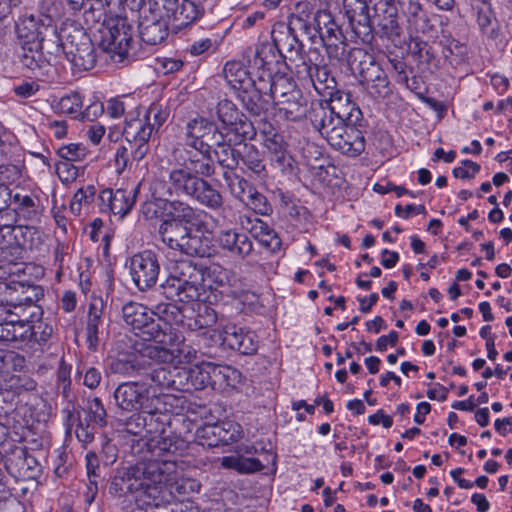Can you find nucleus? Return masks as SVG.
Instances as JSON below:
<instances>
[{"label": "nucleus", "mask_w": 512, "mask_h": 512, "mask_svg": "<svg viewBox=\"0 0 512 512\" xmlns=\"http://www.w3.org/2000/svg\"><path fill=\"white\" fill-rule=\"evenodd\" d=\"M168 469L157 460L141 461L135 465L115 469L109 480L108 493L118 499L133 496L136 506L142 502L150 508L162 483L167 480Z\"/></svg>", "instance_id": "f257e3e1"}, {"label": "nucleus", "mask_w": 512, "mask_h": 512, "mask_svg": "<svg viewBox=\"0 0 512 512\" xmlns=\"http://www.w3.org/2000/svg\"><path fill=\"white\" fill-rule=\"evenodd\" d=\"M165 173L163 181L155 183L154 193L189 197L212 210L222 207L221 193L208 181L193 174L187 166L173 167Z\"/></svg>", "instance_id": "f03ea898"}, {"label": "nucleus", "mask_w": 512, "mask_h": 512, "mask_svg": "<svg viewBox=\"0 0 512 512\" xmlns=\"http://www.w3.org/2000/svg\"><path fill=\"white\" fill-rule=\"evenodd\" d=\"M173 415L167 410L162 411L152 402L145 409L146 436L155 443L153 454L168 470L177 467L178 459L186 448L183 439L171 431Z\"/></svg>", "instance_id": "7ed1b4c3"}, {"label": "nucleus", "mask_w": 512, "mask_h": 512, "mask_svg": "<svg viewBox=\"0 0 512 512\" xmlns=\"http://www.w3.org/2000/svg\"><path fill=\"white\" fill-rule=\"evenodd\" d=\"M203 268L190 260L175 263L169 276L160 285V293L171 301L188 303L200 300Z\"/></svg>", "instance_id": "20e7f679"}, {"label": "nucleus", "mask_w": 512, "mask_h": 512, "mask_svg": "<svg viewBox=\"0 0 512 512\" xmlns=\"http://www.w3.org/2000/svg\"><path fill=\"white\" fill-rule=\"evenodd\" d=\"M99 46L117 63L134 56L133 27L127 17L115 16L105 20L98 30Z\"/></svg>", "instance_id": "39448f33"}, {"label": "nucleus", "mask_w": 512, "mask_h": 512, "mask_svg": "<svg viewBox=\"0 0 512 512\" xmlns=\"http://www.w3.org/2000/svg\"><path fill=\"white\" fill-rule=\"evenodd\" d=\"M348 63L351 70L359 75L360 84L371 98L384 99L392 93L386 72L371 54L361 48H353Z\"/></svg>", "instance_id": "423d86ee"}, {"label": "nucleus", "mask_w": 512, "mask_h": 512, "mask_svg": "<svg viewBox=\"0 0 512 512\" xmlns=\"http://www.w3.org/2000/svg\"><path fill=\"white\" fill-rule=\"evenodd\" d=\"M61 36L64 37V55L74 69L87 71L95 66V48L82 27L74 22H65Z\"/></svg>", "instance_id": "0eeeda50"}, {"label": "nucleus", "mask_w": 512, "mask_h": 512, "mask_svg": "<svg viewBox=\"0 0 512 512\" xmlns=\"http://www.w3.org/2000/svg\"><path fill=\"white\" fill-rule=\"evenodd\" d=\"M122 317L124 322L131 327L134 333L145 341L164 342V326L161 321L155 320L152 310L146 306L129 302L122 308Z\"/></svg>", "instance_id": "6e6552de"}, {"label": "nucleus", "mask_w": 512, "mask_h": 512, "mask_svg": "<svg viewBox=\"0 0 512 512\" xmlns=\"http://www.w3.org/2000/svg\"><path fill=\"white\" fill-rule=\"evenodd\" d=\"M168 117L169 111L166 108L153 103L142 118L125 121L123 136L131 144L133 142H149L153 133L159 131Z\"/></svg>", "instance_id": "1a4fd4ad"}, {"label": "nucleus", "mask_w": 512, "mask_h": 512, "mask_svg": "<svg viewBox=\"0 0 512 512\" xmlns=\"http://www.w3.org/2000/svg\"><path fill=\"white\" fill-rule=\"evenodd\" d=\"M106 425L107 412L100 398H88L85 406H79L75 434L81 443H91L98 429Z\"/></svg>", "instance_id": "9d476101"}, {"label": "nucleus", "mask_w": 512, "mask_h": 512, "mask_svg": "<svg viewBox=\"0 0 512 512\" xmlns=\"http://www.w3.org/2000/svg\"><path fill=\"white\" fill-rule=\"evenodd\" d=\"M185 130V145L199 153L211 152L212 147L221 143L224 136L214 122L203 117L188 121Z\"/></svg>", "instance_id": "9b49d317"}, {"label": "nucleus", "mask_w": 512, "mask_h": 512, "mask_svg": "<svg viewBox=\"0 0 512 512\" xmlns=\"http://www.w3.org/2000/svg\"><path fill=\"white\" fill-rule=\"evenodd\" d=\"M129 271L138 290H150L156 285L160 273L157 254L152 250H144L134 254L129 260Z\"/></svg>", "instance_id": "f8f14e48"}, {"label": "nucleus", "mask_w": 512, "mask_h": 512, "mask_svg": "<svg viewBox=\"0 0 512 512\" xmlns=\"http://www.w3.org/2000/svg\"><path fill=\"white\" fill-rule=\"evenodd\" d=\"M149 383L147 381H129L118 385L113 393L116 405L128 412L148 409L152 402L159 403V399L153 395L150 397Z\"/></svg>", "instance_id": "ddd939ff"}, {"label": "nucleus", "mask_w": 512, "mask_h": 512, "mask_svg": "<svg viewBox=\"0 0 512 512\" xmlns=\"http://www.w3.org/2000/svg\"><path fill=\"white\" fill-rule=\"evenodd\" d=\"M217 116L223 129L227 131L225 134L235 135V143L252 139L256 135L252 122L230 100L225 99L218 103Z\"/></svg>", "instance_id": "4468645a"}, {"label": "nucleus", "mask_w": 512, "mask_h": 512, "mask_svg": "<svg viewBox=\"0 0 512 512\" xmlns=\"http://www.w3.org/2000/svg\"><path fill=\"white\" fill-rule=\"evenodd\" d=\"M176 467H170L167 472V480L161 485V489L158 490L154 500L150 502V508L156 512H198V507L194 502L186 500L179 501L175 496V491L179 494H183L185 487L183 484L178 482H171L169 477L170 473L174 471Z\"/></svg>", "instance_id": "2eb2a0df"}, {"label": "nucleus", "mask_w": 512, "mask_h": 512, "mask_svg": "<svg viewBox=\"0 0 512 512\" xmlns=\"http://www.w3.org/2000/svg\"><path fill=\"white\" fill-rule=\"evenodd\" d=\"M139 188L140 184L116 190L103 189L98 196L100 210L123 218L134 207Z\"/></svg>", "instance_id": "dca6fc26"}, {"label": "nucleus", "mask_w": 512, "mask_h": 512, "mask_svg": "<svg viewBox=\"0 0 512 512\" xmlns=\"http://www.w3.org/2000/svg\"><path fill=\"white\" fill-rule=\"evenodd\" d=\"M294 72L300 80L310 83L319 95L326 96L336 87L335 78L328 67L317 63V59L314 61L308 57L299 62L295 65Z\"/></svg>", "instance_id": "f3484780"}, {"label": "nucleus", "mask_w": 512, "mask_h": 512, "mask_svg": "<svg viewBox=\"0 0 512 512\" xmlns=\"http://www.w3.org/2000/svg\"><path fill=\"white\" fill-rule=\"evenodd\" d=\"M299 33H302V31L284 23H277L271 31V39L275 42L280 52L286 51L288 54L286 58L291 63L292 67L290 69L293 71L295 70V65L308 58L304 53V45L299 38Z\"/></svg>", "instance_id": "a211bd4d"}, {"label": "nucleus", "mask_w": 512, "mask_h": 512, "mask_svg": "<svg viewBox=\"0 0 512 512\" xmlns=\"http://www.w3.org/2000/svg\"><path fill=\"white\" fill-rule=\"evenodd\" d=\"M308 119L313 128L327 140V142L340 143L337 138L338 132H341L342 126L346 124L337 115H335L328 106L322 102L312 103L308 112Z\"/></svg>", "instance_id": "6ab92c4d"}, {"label": "nucleus", "mask_w": 512, "mask_h": 512, "mask_svg": "<svg viewBox=\"0 0 512 512\" xmlns=\"http://www.w3.org/2000/svg\"><path fill=\"white\" fill-rule=\"evenodd\" d=\"M267 87V81L262 72L257 75L255 82L249 88L238 92L236 97L251 115L262 116L273 106Z\"/></svg>", "instance_id": "aec40b11"}, {"label": "nucleus", "mask_w": 512, "mask_h": 512, "mask_svg": "<svg viewBox=\"0 0 512 512\" xmlns=\"http://www.w3.org/2000/svg\"><path fill=\"white\" fill-rule=\"evenodd\" d=\"M213 336H217L221 344L242 355H253L258 350V339L255 332L236 325H226L222 332L213 329Z\"/></svg>", "instance_id": "412c9836"}, {"label": "nucleus", "mask_w": 512, "mask_h": 512, "mask_svg": "<svg viewBox=\"0 0 512 512\" xmlns=\"http://www.w3.org/2000/svg\"><path fill=\"white\" fill-rule=\"evenodd\" d=\"M138 28L141 40L149 45H158L168 36L167 22L151 7L141 10Z\"/></svg>", "instance_id": "4be33fe9"}, {"label": "nucleus", "mask_w": 512, "mask_h": 512, "mask_svg": "<svg viewBox=\"0 0 512 512\" xmlns=\"http://www.w3.org/2000/svg\"><path fill=\"white\" fill-rule=\"evenodd\" d=\"M0 295L5 302L13 304V309L22 305H32L43 297L44 291L39 285L25 284L23 282H1Z\"/></svg>", "instance_id": "5701e85b"}, {"label": "nucleus", "mask_w": 512, "mask_h": 512, "mask_svg": "<svg viewBox=\"0 0 512 512\" xmlns=\"http://www.w3.org/2000/svg\"><path fill=\"white\" fill-rule=\"evenodd\" d=\"M20 51L18 56L21 63L30 69L34 77L41 81L50 80L55 73V68L51 63V59H46L41 47L32 45H19Z\"/></svg>", "instance_id": "b1692460"}, {"label": "nucleus", "mask_w": 512, "mask_h": 512, "mask_svg": "<svg viewBox=\"0 0 512 512\" xmlns=\"http://www.w3.org/2000/svg\"><path fill=\"white\" fill-rule=\"evenodd\" d=\"M329 101L323 103L348 125H358L362 119L360 108L352 101V96L348 92L333 91L328 94Z\"/></svg>", "instance_id": "393cba45"}, {"label": "nucleus", "mask_w": 512, "mask_h": 512, "mask_svg": "<svg viewBox=\"0 0 512 512\" xmlns=\"http://www.w3.org/2000/svg\"><path fill=\"white\" fill-rule=\"evenodd\" d=\"M163 219L199 228L202 224V211L180 200H164Z\"/></svg>", "instance_id": "a878e982"}, {"label": "nucleus", "mask_w": 512, "mask_h": 512, "mask_svg": "<svg viewBox=\"0 0 512 512\" xmlns=\"http://www.w3.org/2000/svg\"><path fill=\"white\" fill-rule=\"evenodd\" d=\"M216 242L221 249L241 259L249 256L253 251L251 239L246 234L235 229L219 231Z\"/></svg>", "instance_id": "bb28decb"}, {"label": "nucleus", "mask_w": 512, "mask_h": 512, "mask_svg": "<svg viewBox=\"0 0 512 512\" xmlns=\"http://www.w3.org/2000/svg\"><path fill=\"white\" fill-rule=\"evenodd\" d=\"M320 16V11H318L312 17V7L309 2H298L295 5L294 12L289 16L288 24L302 31V34L307 35L312 43H316L319 30L312 25L311 19H313L314 22H318ZM317 25L319 26V23H317Z\"/></svg>", "instance_id": "cd10ccee"}, {"label": "nucleus", "mask_w": 512, "mask_h": 512, "mask_svg": "<svg viewBox=\"0 0 512 512\" xmlns=\"http://www.w3.org/2000/svg\"><path fill=\"white\" fill-rule=\"evenodd\" d=\"M44 26L34 15H24L19 17L15 23V32L18 45H32L41 47L43 44Z\"/></svg>", "instance_id": "c85d7f7f"}, {"label": "nucleus", "mask_w": 512, "mask_h": 512, "mask_svg": "<svg viewBox=\"0 0 512 512\" xmlns=\"http://www.w3.org/2000/svg\"><path fill=\"white\" fill-rule=\"evenodd\" d=\"M342 131L336 133L340 143L329 142V145L335 150L348 156L356 157L365 149V139L361 132L356 129V125L344 124Z\"/></svg>", "instance_id": "c756f323"}, {"label": "nucleus", "mask_w": 512, "mask_h": 512, "mask_svg": "<svg viewBox=\"0 0 512 512\" xmlns=\"http://www.w3.org/2000/svg\"><path fill=\"white\" fill-rule=\"evenodd\" d=\"M9 470L23 478H35L40 472V465L36 458L24 448L16 447L6 459Z\"/></svg>", "instance_id": "7c9ffc66"}, {"label": "nucleus", "mask_w": 512, "mask_h": 512, "mask_svg": "<svg viewBox=\"0 0 512 512\" xmlns=\"http://www.w3.org/2000/svg\"><path fill=\"white\" fill-rule=\"evenodd\" d=\"M211 388L217 391H226L237 388L243 380L242 373L229 365H219L211 362Z\"/></svg>", "instance_id": "2f4dec72"}, {"label": "nucleus", "mask_w": 512, "mask_h": 512, "mask_svg": "<svg viewBox=\"0 0 512 512\" xmlns=\"http://www.w3.org/2000/svg\"><path fill=\"white\" fill-rule=\"evenodd\" d=\"M300 154L304 164L316 177L324 179L323 174H328L327 169L329 167L334 168L324 156L321 147L313 142L303 143L300 147Z\"/></svg>", "instance_id": "473e14b6"}, {"label": "nucleus", "mask_w": 512, "mask_h": 512, "mask_svg": "<svg viewBox=\"0 0 512 512\" xmlns=\"http://www.w3.org/2000/svg\"><path fill=\"white\" fill-rule=\"evenodd\" d=\"M307 99L300 90L290 93L286 98L281 99L274 105L279 114L286 120L299 121L303 117H308Z\"/></svg>", "instance_id": "72a5a7b5"}, {"label": "nucleus", "mask_w": 512, "mask_h": 512, "mask_svg": "<svg viewBox=\"0 0 512 512\" xmlns=\"http://www.w3.org/2000/svg\"><path fill=\"white\" fill-rule=\"evenodd\" d=\"M220 142L212 147L211 152H213L219 166L225 171L231 172L238 167L239 149H235L234 146L241 145L243 141L235 143V135L232 137L224 134L223 140Z\"/></svg>", "instance_id": "f704fd0d"}, {"label": "nucleus", "mask_w": 512, "mask_h": 512, "mask_svg": "<svg viewBox=\"0 0 512 512\" xmlns=\"http://www.w3.org/2000/svg\"><path fill=\"white\" fill-rule=\"evenodd\" d=\"M285 59L286 55L280 52L272 40L271 42H262L256 46L252 63L259 70L258 74H260L263 71L271 72L273 64H279Z\"/></svg>", "instance_id": "c9c22d12"}, {"label": "nucleus", "mask_w": 512, "mask_h": 512, "mask_svg": "<svg viewBox=\"0 0 512 512\" xmlns=\"http://www.w3.org/2000/svg\"><path fill=\"white\" fill-rule=\"evenodd\" d=\"M192 227L168 220H162L158 233L162 242L170 249L179 251L183 248L186 237Z\"/></svg>", "instance_id": "e433bc0d"}, {"label": "nucleus", "mask_w": 512, "mask_h": 512, "mask_svg": "<svg viewBox=\"0 0 512 512\" xmlns=\"http://www.w3.org/2000/svg\"><path fill=\"white\" fill-rule=\"evenodd\" d=\"M224 77L229 86L236 92H242L249 88L256 78L250 75L246 67L238 61H229L225 64L223 69Z\"/></svg>", "instance_id": "4c0bfd02"}, {"label": "nucleus", "mask_w": 512, "mask_h": 512, "mask_svg": "<svg viewBox=\"0 0 512 512\" xmlns=\"http://www.w3.org/2000/svg\"><path fill=\"white\" fill-rule=\"evenodd\" d=\"M204 15V8L191 0H179L167 18L172 19L177 27H186Z\"/></svg>", "instance_id": "58836bf2"}, {"label": "nucleus", "mask_w": 512, "mask_h": 512, "mask_svg": "<svg viewBox=\"0 0 512 512\" xmlns=\"http://www.w3.org/2000/svg\"><path fill=\"white\" fill-rule=\"evenodd\" d=\"M263 75L265 81H267L268 95L272 100L273 106L276 102L286 98L290 93L292 94V92L298 90L292 79L286 75L272 74V72L268 71H263Z\"/></svg>", "instance_id": "ea45409f"}, {"label": "nucleus", "mask_w": 512, "mask_h": 512, "mask_svg": "<svg viewBox=\"0 0 512 512\" xmlns=\"http://www.w3.org/2000/svg\"><path fill=\"white\" fill-rule=\"evenodd\" d=\"M175 302H159L152 309L155 320L161 321V326L165 327L164 333H168L172 324L182 326L185 324L184 310Z\"/></svg>", "instance_id": "a19ab883"}, {"label": "nucleus", "mask_w": 512, "mask_h": 512, "mask_svg": "<svg viewBox=\"0 0 512 512\" xmlns=\"http://www.w3.org/2000/svg\"><path fill=\"white\" fill-rule=\"evenodd\" d=\"M165 340L164 342H156L149 343L145 345L141 350L140 354L137 357H141L143 361L145 358H148L155 362L167 363L173 360L174 353L171 351V346H173L175 338L171 333H164Z\"/></svg>", "instance_id": "79ce46f5"}, {"label": "nucleus", "mask_w": 512, "mask_h": 512, "mask_svg": "<svg viewBox=\"0 0 512 512\" xmlns=\"http://www.w3.org/2000/svg\"><path fill=\"white\" fill-rule=\"evenodd\" d=\"M103 309L104 303L101 299L94 300L89 305L86 336L90 350H96L99 344L100 326L103 322Z\"/></svg>", "instance_id": "37998d69"}, {"label": "nucleus", "mask_w": 512, "mask_h": 512, "mask_svg": "<svg viewBox=\"0 0 512 512\" xmlns=\"http://www.w3.org/2000/svg\"><path fill=\"white\" fill-rule=\"evenodd\" d=\"M403 11L407 20L416 32L428 34L433 30L426 11L418 0H408L403 6Z\"/></svg>", "instance_id": "c03bdc74"}, {"label": "nucleus", "mask_w": 512, "mask_h": 512, "mask_svg": "<svg viewBox=\"0 0 512 512\" xmlns=\"http://www.w3.org/2000/svg\"><path fill=\"white\" fill-rule=\"evenodd\" d=\"M221 466L226 469L235 470L240 474H251L259 472L264 468L259 459L236 453L222 457Z\"/></svg>", "instance_id": "a18cd8bd"}, {"label": "nucleus", "mask_w": 512, "mask_h": 512, "mask_svg": "<svg viewBox=\"0 0 512 512\" xmlns=\"http://www.w3.org/2000/svg\"><path fill=\"white\" fill-rule=\"evenodd\" d=\"M239 161H241L248 170L257 176H261L266 172L264 156L253 144L244 143L242 145L238 153V162Z\"/></svg>", "instance_id": "49530a36"}, {"label": "nucleus", "mask_w": 512, "mask_h": 512, "mask_svg": "<svg viewBox=\"0 0 512 512\" xmlns=\"http://www.w3.org/2000/svg\"><path fill=\"white\" fill-rule=\"evenodd\" d=\"M180 252L189 256L209 257L212 254L210 239L203 234H193L190 230Z\"/></svg>", "instance_id": "de8ad7c7"}, {"label": "nucleus", "mask_w": 512, "mask_h": 512, "mask_svg": "<svg viewBox=\"0 0 512 512\" xmlns=\"http://www.w3.org/2000/svg\"><path fill=\"white\" fill-rule=\"evenodd\" d=\"M217 320L218 316L216 311L209 306L203 305L199 308L194 318L185 319L183 326H186L191 331H203L202 334H206L216 325Z\"/></svg>", "instance_id": "09e8293b"}, {"label": "nucleus", "mask_w": 512, "mask_h": 512, "mask_svg": "<svg viewBox=\"0 0 512 512\" xmlns=\"http://www.w3.org/2000/svg\"><path fill=\"white\" fill-rule=\"evenodd\" d=\"M172 367L173 366H158V367H147L143 372V381L149 383V390L152 387H158L160 389H172Z\"/></svg>", "instance_id": "8fccbe9b"}, {"label": "nucleus", "mask_w": 512, "mask_h": 512, "mask_svg": "<svg viewBox=\"0 0 512 512\" xmlns=\"http://www.w3.org/2000/svg\"><path fill=\"white\" fill-rule=\"evenodd\" d=\"M317 39L325 46L327 55L330 59H334L337 61H342L347 58L349 59V53L353 50L351 49L349 52L347 51V44L345 42V37L340 34V36H324L323 33L319 31L317 34Z\"/></svg>", "instance_id": "3c124183"}, {"label": "nucleus", "mask_w": 512, "mask_h": 512, "mask_svg": "<svg viewBox=\"0 0 512 512\" xmlns=\"http://www.w3.org/2000/svg\"><path fill=\"white\" fill-rule=\"evenodd\" d=\"M13 304L5 302L4 296L0 295V322H7L12 324L15 328H23V338L26 340L31 335V325L27 318H21V316L12 310Z\"/></svg>", "instance_id": "603ef678"}, {"label": "nucleus", "mask_w": 512, "mask_h": 512, "mask_svg": "<svg viewBox=\"0 0 512 512\" xmlns=\"http://www.w3.org/2000/svg\"><path fill=\"white\" fill-rule=\"evenodd\" d=\"M211 362L189 367V393L211 387Z\"/></svg>", "instance_id": "864d4df0"}, {"label": "nucleus", "mask_w": 512, "mask_h": 512, "mask_svg": "<svg viewBox=\"0 0 512 512\" xmlns=\"http://www.w3.org/2000/svg\"><path fill=\"white\" fill-rule=\"evenodd\" d=\"M185 166H187L193 174L203 179L204 177H210L215 173L211 152H198V154L190 155L185 162Z\"/></svg>", "instance_id": "5fc2aeb1"}, {"label": "nucleus", "mask_w": 512, "mask_h": 512, "mask_svg": "<svg viewBox=\"0 0 512 512\" xmlns=\"http://www.w3.org/2000/svg\"><path fill=\"white\" fill-rule=\"evenodd\" d=\"M347 17L355 37L360 39L362 43H371L374 39V34L370 16L350 13Z\"/></svg>", "instance_id": "6e6d98bb"}, {"label": "nucleus", "mask_w": 512, "mask_h": 512, "mask_svg": "<svg viewBox=\"0 0 512 512\" xmlns=\"http://www.w3.org/2000/svg\"><path fill=\"white\" fill-rule=\"evenodd\" d=\"M112 369L116 373H122L128 376L135 374L143 376V372L146 370V361H143L141 357H137V355L127 356L113 361Z\"/></svg>", "instance_id": "4d7b16f0"}, {"label": "nucleus", "mask_w": 512, "mask_h": 512, "mask_svg": "<svg viewBox=\"0 0 512 512\" xmlns=\"http://www.w3.org/2000/svg\"><path fill=\"white\" fill-rule=\"evenodd\" d=\"M53 33L49 34L45 29L43 31V44L41 46V51L49 55L48 59L52 60L53 58H56L61 53L64 54V37L61 36L62 34V27L60 30L57 29V27L53 28Z\"/></svg>", "instance_id": "13d9d810"}, {"label": "nucleus", "mask_w": 512, "mask_h": 512, "mask_svg": "<svg viewBox=\"0 0 512 512\" xmlns=\"http://www.w3.org/2000/svg\"><path fill=\"white\" fill-rule=\"evenodd\" d=\"M223 178L227 183L231 194L242 202L246 200L249 190L254 189V187L245 178L232 173V171H224Z\"/></svg>", "instance_id": "bf43d9fd"}, {"label": "nucleus", "mask_w": 512, "mask_h": 512, "mask_svg": "<svg viewBox=\"0 0 512 512\" xmlns=\"http://www.w3.org/2000/svg\"><path fill=\"white\" fill-rule=\"evenodd\" d=\"M39 9L41 25L52 34L53 28L57 27L55 21L60 16L59 3L56 0H41Z\"/></svg>", "instance_id": "052dcab7"}, {"label": "nucleus", "mask_w": 512, "mask_h": 512, "mask_svg": "<svg viewBox=\"0 0 512 512\" xmlns=\"http://www.w3.org/2000/svg\"><path fill=\"white\" fill-rule=\"evenodd\" d=\"M86 469H87V477L89 480V492L94 496L98 491V483L102 479V469L100 467V461L98 455L89 451L86 454Z\"/></svg>", "instance_id": "680f3d73"}, {"label": "nucleus", "mask_w": 512, "mask_h": 512, "mask_svg": "<svg viewBox=\"0 0 512 512\" xmlns=\"http://www.w3.org/2000/svg\"><path fill=\"white\" fill-rule=\"evenodd\" d=\"M83 106V99L80 93L73 92L70 94H66L62 96L58 103H57V109L61 113L69 114L74 119L79 120V116L81 115V109Z\"/></svg>", "instance_id": "e2e57ef3"}, {"label": "nucleus", "mask_w": 512, "mask_h": 512, "mask_svg": "<svg viewBox=\"0 0 512 512\" xmlns=\"http://www.w3.org/2000/svg\"><path fill=\"white\" fill-rule=\"evenodd\" d=\"M376 33L382 38H387L394 45L400 43L401 28L396 17L391 14L383 17L378 23V31Z\"/></svg>", "instance_id": "0e129e2a"}, {"label": "nucleus", "mask_w": 512, "mask_h": 512, "mask_svg": "<svg viewBox=\"0 0 512 512\" xmlns=\"http://www.w3.org/2000/svg\"><path fill=\"white\" fill-rule=\"evenodd\" d=\"M242 427L233 421H223L219 423L218 441L220 445H229L237 442L242 437Z\"/></svg>", "instance_id": "69168bd1"}, {"label": "nucleus", "mask_w": 512, "mask_h": 512, "mask_svg": "<svg viewBox=\"0 0 512 512\" xmlns=\"http://www.w3.org/2000/svg\"><path fill=\"white\" fill-rule=\"evenodd\" d=\"M243 203L259 215H270L273 211L272 205L269 203L266 196L258 192L256 188L249 190V194Z\"/></svg>", "instance_id": "338daca9"}, {"label": "nucleus", "mask_w": 512, "mask_h": 512, "mask_svg": "<svg viewBox=\"0 0 512 512\" xmlns=\"http://www.w3.org/2000/svg\"><path fill=\"white\" fill-rule=\"evenodd\" d=\"M218 430L219 423L207 424L198 428L196 431V437L199 444L210 448L220 446L217 436Z\"/></svg>", "instance_id": "774afa93"}]
</instances>
